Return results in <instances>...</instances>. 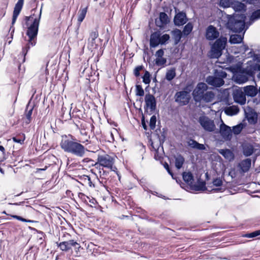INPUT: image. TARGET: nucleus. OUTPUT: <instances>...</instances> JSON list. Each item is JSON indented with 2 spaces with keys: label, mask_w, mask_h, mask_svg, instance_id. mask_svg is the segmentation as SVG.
I'll return each mask as SVG.
<instances>
[{
  "label": "nucleus",
  "mask_w": 260,
  "mask_h": 260,
  "mask_svg": "<svg viewBox=\"0 0 260 260\" xmlns=\"http://www.w3.org/2000/svg\"><path fill=\"white\" fill-rule=\"evenodd\" d=\"M227 74L225 72L220 70H215L214 76H209L206 79L207 83L215 87H220L224 83L223 79L226 78Z\"/></svg>",
  "instance_id": "20e7f679"
},
{
  "label": "nucleus",
  "mask_w": 260,
  "mask_h": 260,
  "mask_svg": "<svg viewBox=\"0 0 260 260\" xmlns=\"http://www.w3.org/2000/svg\"><path fill=\"white\" fill-rule=\"evenodd\" d=\"M57 245L61 250L65 251H69L72 247L74 248L75 250H79L80 248L79 244L73 240L60 242L59 243H57Z\"/></svg>",
  "instance_id": "9d476101"
},
{
  "label": "nucleus",
  "mask_w": 260,
  "mask_h": 260,
  "mask_svg": "<svg viewBox=\"0 0 260 260\" xmlns=\"http://www.w3.org/2000/svg\"><path fill=\"white\" fill-rule=\"evenodd\" d=\"M187 21L186 15L184 12H180L177 13L174 17V22L176 25L181 26Z\"/></svg>",
  "instance_id": "dca6fc26"
},
{
  "label": "nucleus",
  "mask_w": 260,
  "mask_h": 260,
  "mask_svg": "<svg viewBox=\"0 0 260 260\" xmlns=\"http://www.w3.org/2000/svg\"><path fill=\"white\" fill-rule=\"evenodd\" d=\"M150 76V75L149 72L147 71H146L144 76L142 77L143 82L145 84H149L150 83V82L151 81Z\"/></svg>",
  "instance_id": "79ce46f5"
},
{
  "label": "nucleus",
  "mask_w": 260,
  "mask_h": 260,
  "mask_svg": "<svg viewBox=\"0 0 260 260\" xmlns=\"http://www.w3.org/2000/svg\"><path fill=\"white\" fill-rule=\"evenodd\" d=\"M172 34L173 35L175 44H178L180 41V40L183 35L181 31L178 29H176L172 31Z\"/></svg>",
  "instance_id": "bb28decb"
},
{
  "label": "nucleus",
  "mask_w": 260,
  "mask_h": 260,
  "mask_svg": "<svg viewBox=\"0 0 260 260\" xmlns=\"http://www.w3.org/2000/svg\"><path fill=\"white\" fill-rule=\"evenodd\" d=\"M175 101L180 106H184L188 104L190 99L189 91L182 90L177 91L174 96Z\"/></svg>",
  "instance_id": "6e6552de"
},
{
  "label": "nucleus",
  "mask_w": 260,
  "mask_h": 260,
  "mask_svg": "<svg viewBox=\"0 0 260 260\" xmlns=\"http://www.w3.org/2000/svg\"><path fill=\"white\" fill-rule=\"evenodd\" d=\"M136 95L142 96L144 94V90L140 85H137L136 86Z\"/></svg>",
  "instance_id": "c03bdc74"
},
{
  "label": "nucleus",
  "mask_w": 260,
  "mask_h": 260,
  "mask_svg": "<svg viewBox=\"0 0 260 260\" xmlns=\"http://www.w3.org/2000/svg\"><path fill=\"white\" fill-rule=\"evenodd\" d=\"M23 203H24L23 202H19V203H16L14 204L10 203V204L18 206V205H21L23 204Z\"/></svg>",
  "instance_id": "338daca9"
},
{
  "label": "nucleus",
  "mask_w": 260,
  "mask_h": 260,
  "mask_svg": "<svg viewBox=\"0 0 260 260\" xmlns=\"http://www.w3.org/2000/svg\"><path fill=\"white\" fill-rule=\"evenodd\" d=\"M182 177L184 181L187 183H191L193 180L192 174L190 172L183 173Z\"/></svg>",
  "instance_id": "f704fd0d"
},
{
  "label": "nucleus",
  "mask_w": 260,
  "mask_h": 260,
  "mask_svg": "<svg viewBox=\"0 0 260 260\" xmlns=\"http://www.w3.org/2000/svg\"><path fill=\"white\" fill-rule=\"evenodd\" d=\"M248 55L252 57V58H253V60L254 61H256L258 62H260V54H255L254 52H253L252 51H250L249 53H248Z\"/></svg>",
  "instance_id": "49530a36"
},
{
  "label": "nucleus",
  "mask_w": 260,
  "mask_h": 260,
  "mask_svg": "<svg viewBox=\"0 0 260 260\" xmlns=\"http://www.w3.org/2000/svg\"><path fill=\"white\" fill-rule=\"evenodd\" d=\"M250 120H252V121L254 122V123H255L256 122V119L253 118V117H251V118H249V121H250Z\"/></svg>",
  "instance_id": "774afa93"
},
{
  "label": "nucleus",
  "mask_w": 260,
  "mask_h": 260,
  "mask_svg": "<svg viewBox=\"0 0 260 260\" xmlns=\"http://www.w3.org/2000/svg\"><path fill=\"white\" fill-rule=\"evenodd\" d=\"M246 5L239 1L233 0L231 8L236 12H241L246 10Z\"/></svg>",
  "instance_id": "412c9836"
},
{
  "label": "nucleus",
  "mask_w": 260,
  "mask_h": 260,
  "mask_svg": "<svg viewBox=\"0 0 260 260\" xmlns=\"http://www.w3.org/2000/svg\"><path fill=\"white\" fill-rule=\"evenodd\" d=\"M205 188V184L204 182L201 183L200 184L199 188L198 190H203Z\"/></svg>",
  "instance_id": "e2e57ef3"
},
{
  "label": "nucleus",
  "mask_w": 260,
  "mask_h": 260,
  "mask_svg": "<svg viewBox=\"0 0 260 260\" xmlns=\"http://www.w3.org/2000/svg\"><path fill=\"white\" fill-rule=\"evenodd\" d=\"M239 112V108L237 106H231L226 108L224 110L225 113L229 116H233L237 114Z\"/></svg>",
  "instance_id": "393cba45"
},
{
  "label": "nucleus",
  "mask_w": 260,
  "mask_h": 260,
  "mask_svg": "<svg viewBox=\"0 0 260 260\" xmlns=\"http://www.w3.org/2000/svg\"><path fill=\"white\" fill-rule=\"evenodd\" d=\"M145 102L146 107L147 108H149L151 111H153L155 110L156 107V102L155 97L152 94H146Z\"/></svg>",
  "instance_id": "2eb2a0df"
},
{
  "label": "nucleus",
  "mask_w": 260,
  "mask_h": 260,
  "mask_svg": "<svg viewBox=\"0 0 260 260\" xmlns=\"http://www.w3.org/2000/svg\"><path fill=\"white\" fill-rule=\"evenodd\" d=\"M259 235H260V230L255 231L252 232L251 233H249V234H246L245 236L247 238H252L255 237Z\"/></svg>",
  "instance_id": "8fccbe9b"
},
{
  "label": "nucleus",
  "mask_w": 260,
  "mask_h": 260,
  "mask_svg": "<svg viewBox=\"0 0 260 260\" xmlns=\"http://www.w3.org/2000/svg\"><path fill=\"white\" fill-rule=\"evenodd\" d=\"M214 94L212 91H206L203 94V96L201 98V101H203L205 102L208 103L212 101L214 98Z\"/></svg>",
  "instance_id": "cd10ccee"
},
{
  "label": "nucleus",
  "mask_w": 260,
  "mask_h": 260,
  "mask_svg": "<svg viewBox=\"0 0 260 260\" xmlns=\"http://www.w3.org/2000/svg\"><path fill=\"white\" fill-rule=\"evenodd\" d=\"M260 19V9L253 11L250 17L249 22L246 23L247 26H249L254 22Z\"/></svg>",
  "instance_id": "b1692460"
},
{
  "label": "nucleus",
  "mask_w": 260,
  "mask_h": 260,
  "mask_svg": "<svg viewBox=\"0 0 260 260\" xmlns=\"http://www.w3.org/2000/svg\"><path fill=\"white\" fill-rule=\"evenodd\" d=\"M99 36V33L97 31H92L90 33L88 39V46L91 49H95L98 47L96 40Z\"/></svg>",
  "instance_id": "f3484780"
},
{
  "label": "nucleus",
  "mask_w": 260,
  "mask_h": 260,
  "mask_svg": "<svg viewBox=\"0 0 260 260\" xmlns=\"http://www.w3.org/2000/svg\"><path fill=\"white\" fill-rule=\"evenodd\" d=\"M207 85L206 83L200 82L198 84L193 91V95L196 101H201V98L207 91Z\"/></svg>",
  "instance_id": "9b49d317"
},
{
  "label": "nucleus",
  "mask_w": 260,
  "mask_h": 260,
  "mask_svg": "<svg viewBox=\"0 0 260 260\" xmlns=\"http://www.w3.org/2000/svg\"><path fill=\"white\" fill-rule=\"evenodd\" d=\"M254 151V148L252 145L246 144L243 146V153L245 156H250Z\"/></svg>",
  "instance_id": "a878e982"
},
{
  "label": "nucleus",
  "mask_w": 260,
  "mask_h": 260,
  "mask_svg": "<svg viewBox=\"0 0 260 260\" xmlns=\"http://www.w3.org/2000/svg\"><path fill=\"white\" fill-rule=\"evenodd\" d=\"M243 90L246 95L251 97L255 96L258 91L257 88L253 85H248L244 87Z\"/></svg>",
  "instance_id": "aec40b11"
},
{
  "label": "nucleus",
  "mask_w": 260,
  "mask_h": 260,
  "mask_svg": "<svg viewBox=\"0 0 260 260\" xmlns=\"http://www.w3.org/2000/svg\"><path fill=\"white\" fill-rule=\"evenodd\" d=\"M42 9V7L38 15H35L34 13L29 16H26L25 17V25L27 28L26 35L28 39L25 46L22 48L21 63H23L25 61V55L30 48L34 46L36 44L39 26L41 18Z\"/></svg>",
  "instance_id": "f257e3e1"
},
{
  "label": "nucleus",
  "mask_w": 260,
  "mask_h": 260,
  "mask_svg": "<svg viewBox=\"0 0 260 260\" xmlns=\"http://www.w3.org/2000/svg\"><path fill=\"white\" fill-rule=\"evenodd\" d=\"M83 180L85 184L88 185L89 186L91 187H94V185L92 183L91 178L89 176L87 175H84L83 177Z\"/></svg>",
  "instance_id": "a19ab883"
},
{
  "label": "nucleus",
  "mask_w": 260,
  "mask_h": 260,
  "mask_svg": "<svg viewBox=\"0 0 260 260\" xmlns=\"http://www.w3.org/2000/svg\"><path fill=\"white\" fill-rule=\"evenodd\" d=\"M213 184L215 186H220L222 184V181L220 178H217L213 180Z\"/></svg>",
  "instance_id": "3c124183"
},
{
  "label": "nucleus",
  "mask_w": 260,
  "mask_h": 260,
  "mask_svg": "<svg viewBox=\"0 0 260 260\" xmlns=\"http://www.w3.org/2000/svg\"><path fill=\"white\" fill-rule=\"evenodd\" d=\"M198 122L202 128L206 132H213L216 129L214 120L206 116H201L199 117Z\"/></svg>",
  "instance_id": "423d86ee"
},
{
  "label": "nucleus",
  "mask_w": 260,
  "mask_h": 260,
  "mask_svg": "<svg viewBox=\"0 0 260 260\" xmlns=\"http://www.w3.org/2000/svg\"><path fill=\"white\" fill-rule=\"evenodd\" d=\"M236 82L239 84H242L245 83L247 80L248 78L246 76L243 75H238L236 76Z\"/></svg>",
  "instance_id": "ea45409f"
},
{
  "label": "nucleus",
  "mask_w": 260,
  "mask_h": 260,
  "mask_svg": "<svg viewBox=\"0 0 260 260\" xmlns=\"http://www.w3.org/2000/svg\"><path fill=\"white\" fill-rule=\"evenodd\" d=\"M108 169H110L111 171L116 172V173L117 174V175L119 176L118 171H117V168L115 166H113V165H112V167L108 168Z\"/></svg>",
  "instance_id": "680f3d73"
},
{
  "label": "nucleus",
  "mask_w": 260,
  "mask_h": 260,
  "mask_svg": "<svg viewBox=\"0 0 260 260\" xmlns=\"http://www.w3.org/2000/svg\"><path fill=\"white\" fill-rule=\"evenodd\" d=\"M99 170H100L99 173H100L101 177H102L103 178H105L106 176H107V173L104 170V169L103 168L101 169L100 167Z\"/></svg>",
  "instance_id": "13d9d810"
},
{
  "label": "nucleus",
  "mask_w": 260,
  "mask_h": 260,
  "mask_svg": "<svg viewBox=\"0 0 260 260\" xmlns=\"http://www.w3.org/2000/svg\"><path fill=\"white\" fill-rule=\"evenodd\" d=\"M242 48V49H241V50L244 51V52H246L247 50H248V47L246 45H243Z\"/></svg>",
  "instance_id": "0e129e2a"
},
{
  "label": "nucleus",
  "mask_w": 260,
  "mask_h": 260,
  "mask_svg": "<svg viewBox=\"0 0 260 260\" xmlns=\"http://www.w3.org/2000/svg\"><path fill=\"white\" fill-rule=\"evenodd\" d=\"M246 16L244 14H235L231 16L227 23L228 28L234 32H242L245 28Z\"/></svg>",
  "instance_id": "7ed1b4c3"
},
{
  "label": "nucleus",
  "mask_w": 260,
  "mask_h": 260,
  "mask_svg": "<svg viewBox=\"0 0 260 260\" xmlns=\"http://www.w3.org/2000/svg\"><path fill=\"white\" fill-rule=\"evenodd\" d=\"M156 122V117L155 115H153L150 119L149 126L151 129H154L155 127Z\"/></svg>",
  "instance_id": "a18cd8bd"
},
{
  "label": "nucleus",
  "mask_w": 260,
  "mask_h": 260,
  "mask_svg": "<svg viewBox=\"0 0 260 260\" xmlns=\"http://www.w3.org/2000/svg\"><path fill=\"white\" fill-rule=\"evenodd\" d=\"M164 55V51L162 49H159L157 50L155 54L156 57H162Z\"/></svg>",
  "instance_id": "6e6d98bb"
},
{
  "label": "nucleus",
  "mask_w": 260,
  "mask_h": 260,
  "mask_svg": "<svg viewBox=\"0 0 260 260\" xmlns=\"http://www.w3.org/2000/svg\"><path fill=\"white\" fill-rule=\"evenodd\" d=\"M243 127V124L242 123H240L233 127V132L235 135H238L241 132Z\"/></svg>",
  "instance_id": "e433bc0d"
},
{
  "label": "nucleus",
  "mask_w": 260,
  "mask_h": 260,
  "mask_svg": "<svg viewBox=\"0 0 260 260\" xmlns=\"http://www.w3.org/2000/svg\"><path fill=\"white\" fill-rule=\"evenodd\" d=\"M159 19L162 24H166L169 22L168 16L165 12L160 13Z\"/></svg>",
  "instance_id": "58836bf2"
},
{
  "label": "nucleus",
  "mask_w": 260,
  "mask_h": 260,
  "mask_svg": "<svg viewBox=\"0 0 260 260\" xmlns=\"http://www.w3.org/2000/svg\"><path fill=\"white\" fill-rule=\"evenodd\" d=\"M25 137L24 134L19 135L17 137L12 138L14 142L22 144L25 140Z\"/></svg>",
  "instance_id": "4c0bfd02"
},
{
  "label": "nucleus",
  "mask_w": 260,
  "mask_h": 260,
  "mask_svg": "<svg viewBox=\"0 0 260 260\" xmlns=\"http://www.w3.org/2000/svg\"><path fill=\"white\" fill-rule=\"evenodd\" d=\"M83 162H91V166H94V164H93V160L91 159H89L88 158H84L83 160Z\"/></svg>",
  "instance_id": "bf43d9fd"
},
{
  "label": "nucleus",
  "mask_w": 260,
  "mask_h": 260,
  "mask_svg": "<svg viewBox=\"0 0 260 260\" xmlns=\"http://www.w3.org/2000/svg\"><path fill=\"white\" fill-rule=\"evenodd\" d=\"M166 58H164L163 56L160 57H156L155 63L157 66H163L166 63Z\"/></svg>",
  "instance_id": "37998d69"
},
{
  "label": "nucleus",
  "mask_w": 260,
  "mask_h": 260,
  "mask_svg": "<svg viewBox=\"0 0 260 260\" xmlns=\"http://www.w3.org/2000/svg\"><path fill=\"white\" fill-rule=\"evenodd\" d=\"M175 167L180 169L183 166L184 162V157L180 154L178 155L175 157Z\"/></svg>",
  "instance_id": "c756f323"
},
{
  "label": "nucleus",
  "mask_w": 260,
  "mask_h": 260,
  "mask_svg": "<svg viewBox=\"0 0 260 260\" xmlns=\"http://www.w3.org/2000/svg\"><path fill=\"white\" fill-rule=\"evenodd\" d=\"M60 146L64 152L78 157H83L86 151L84 146L77 142L72 136H62Z\"/></svg>",
  "instance_id": "f03ea898"
},
{
  "label": "nucleus",
  "mask_w": 260,
  "mask_h": 260,
  "mask_svg": "<svg viewBox=\"0 0 260 260\" xmlns=\"http://www.w3.org/2000/svg\"><path fill=\"white\" fill-rule=\"evenodd\" d=\"M97 160L94 166H102L107 168L111 167L114 163V158L108 154L99 155Z\"/></svg>",
  "instance_id": "0eeeda50"
},
{
  "label": "nucleus",
  "mask_w": 260,
  "mask_h": 260,
  "mask_svg": "<svg viewBox=\"0 0 260 260\" xmlns=\"http://www.w3.org/2000/svg\"><path fill=\"white\" fill-rule=\"evenodd\" d=\"M244 38V35H232L230 38V42L231 44H238L242 42Z\"/></svg>",
  "instance_id": "c85d7f7f"
},
{
  "label": "nucleus",
  "mask_w": 260,
  "mask_h": 260,
  "mask_svg": "<svg viewBox=\"0 0 260 260\" xmlns=\"http://www.w3.org/2000/svg\"><path fill=\"white\" fill-rule=\"evenodd\" d=\"M11 216L15 219H16L18 220L23 221V222H30L31 221L29 220H27L25 218H23V217L18 216V215H11Z\"/></svg>",
  "instance_id": "5fc2aeb1"
},
{
  "label": "nucleus",
  "mask_w": 260,
  "mask_h": 260,
  "mask_svg": "<svg viewBox=\"0 0 260 260\" xmlns=\"http://www.w3.org/2000/svg\"><path fill=\"white\" fill-rule=\"evenodd\" d=\"M220 134L225 140H230L232 136L231 127L225 124L223 121L220 125Z\"/></svg>",
  "instance_id": "ddd939ff"
},
{
  "label": "nucleus",
  "mask_w": 260,
  "mask_h": 260,
  "mask_svg": "<svg viewBox=\"0 0 260 260\" xmlns=\"http://www.w3.org/2000/svg\"><path fill=\"white\" fill-rule=\"evenodd\" d=\"M141 122H142V125L143 127L144 128V129L146 130L147 129V125L146 124V123L145 121V118L144 116H143L142 118Z\"/></svg>",
  "instance_id": "052dcab7"
},
{
  "label": "nucleus",
  "mask_w": 260,
  "mask_h": 260,
  "mask_svg": "<svg viewBox=\"0 0 260 260\" xmlns=\"http://www.w3.org/2000/svg\"><path fill=\"white\" fill-rule=\"evenodd\" d=\"M0 151H1L0 156V162H2L6 159L5 149L4 147L2 145H0Z\"/></svg>",
  "instance_id": "09e8293b"
},
{
  "label": "nucleus",
  "mask_w": 260,
  "mask_h": 260,
  "mask_svg": "<svg viewBox=\"0 0 260 260\" xmlns=\"http://www.w3.org/2000/svg\"><path fill=\"white\" fill-rule=\"evenodd\" d=\"M87 8H84L82 9H80L78 12V21L79 23H81L85 17L87 13Z\"/></svg>",
  "instance_id": "72a5a7b5"
},
{
  "label": "nucleus",
  "mask_w": 260,
  "mask_h": 260,
  "mask_svg": "<svg viewBox=\"0 0 260 260\" xmlns=\"http://www.w3.org/2000/svg\"><path fill=\"white\" fill-rule=\"evenodd\" d=\"M192 29H193L192 24L191 22H188L187 24H186L184 26L182 33L183 36H187L192 31Z\"/></svg>",
  "instance_id": "2f4dec72"
},
{
  "label": "nucleus",
  "mask_w": 260,
  "mask_h": 260,
  "mask_svg": "<svg viewBox=\"0 0 260 260\" xmlns=\"http://www.w3.org/2000/svg\"><path fill=\"white\" fill-rule=\"evenodd\" d=\"M176 76V70L175 68H172L167 71L166 74V79L169 81L172 80Z\"/></svg>",
  "instance_id": "473e14b6"
},
{
  "label": "nucleus",
  "mask_w": 260,
  "mask_h": 260,
  "mask_svg": "<svg viewBox=\"0 0 260 260\" xmlns=\"http://www.w3.org/2000/svg\"><path fill=\"white\" fill-rule=\"evenodd\" d=\"M143 68V67L142 66H139L137 67L134 71V74L136 77H139L140 75V72L141 71Z\"/></svg>",
  "instance_id": "864d4df0"
},
{
  "label": "nucleus",
  "mask_w": 260,
  "mask_h": 260,
  "mask_svg": "<svg viewBox=\"0 0 260 260\" xmlns=\"http://www.w3.org/2000/svg\"><path fill=\"white\" fill-rule=\"evenodd\" d=\"M226 42V38L223 37H221L215 41L211 48L213 57L218 58L221 55L222 51L225 48Z\"/></svg>",
  "instance_id": "39448f33"
},
{
  "label": "nucleus",
  "mask_w": 260,
  "mask_h": 260,
  "mask_svg": "<svg viewBox=\"0 0 260 260\" xmlns=\"http://www.w3.org/2000/svg\"><path fill=\"white\" fill-rule=\"evenodd\" d=\"M233 99L235 102L241 105H244L246 103V94L241 89H236L233 93Z\"/></svg>",
  "instance_id": "f8f14e48"
},
{
  "label": "nucleus",
  "mask_w": 260,
  "mask_h": 260,
  "mask_svg": "<svg viewBox=\"0 0 260 260\" xmlns=\"http://www.w3.org/2000/svg\"><path fill=\"white\" fill-rule=\"evenodd\" d=\"M160 33L155 32L151 34L150 39V48H155L157 47L160 43Z\"/></svg>",
  "instance_id": "a211bd4d"
},
{
  "label": "nucleus",
  "mask_w": 260,
  "mask_h": 260,
  "mask_svg": "<svg viewBox=\"0 0 260 260\" xmlns=\"http://www.w3.org/2000/svg\"><path fill=\"white\" fill-rule=\"evenodd\" d=\"M219 32L216 28L213 25L209 26L206 31V38L207 40L212 41L218 38Z\"/></svg>",
  "instance_id": "4468645a"
},
{
  "label": "nucleus",
  "mask_w": 260,
  "mask_h": 260,
  "mask_svg": "<svg viewBox=\"0 0 260 260\" xmlns=\"http://www.w3.org/2000/svg\"><path fill=\"white\" fill-rule=\"evenodd\" d=\"M233 0H220L219 5L223 8L231 7Z\"/></svg>",
  "instance_id": "c9c22d12"
},
{
  "label": "nucleus",
  "mask_w": 260,
  "mask_h": 260,
  "mask_svg": "<svg viewBox=\"0 0 260 260\" xmlns=\"http://www.w3.org/2000/svg\"><path fill=\"white\" fill-rule=\"evenodd\" d=\"M23 3L24 0H18L15 6L12 20V26L10 28V31H11V35L12 37L13 36V34L14 33L15 30L13 25L15 24L16 19L21 11Z\"/></svg>",
  "instance_id": "1a4fd4ad"
},
{
  "label": "nucleus",
  "mask_w": 260,
  "mask_h": 260,
  "mask_svg": "<svg viewBox=\"0 0 260 260\" xmlns=\"http://www.w3.org/2000/svg\"><path fill=\"white\" fill-rule=\"evenodd\" d=\"M79 197L83 201H84L85 203H88V200H89L90 198L88 197V196L85 195L84 193H79Z\"/></svg>",
  "instance_id": "603ef678"
},
{
  "label": "nucleus",
  "mask_w": 260,
  "mask_h": 260,
  "mask_svg": "<svg viewBox=\"0 0 260 260\" xmlns=\"http://www.w3.org/2000/svg\"><path fill=\"white\" fill-rule=\"evenodd\" d=\"M251 165V160L250 158H246L243 160L239 164L241 170L243 172H247L249 171Z\"/></svg>",
  "instance_id": "5701e85b"
},
{
  "label": "nucleus",
  "mask_w": 260,
  "mask_h": 260,
  "mask_svg": "<svg viewBox=\"0 0 260 260\" xmlns=\"http://www.w3.org/2000/svg\"><path fill=\"white\" fill-rule=\"evenodd\" d=\"M219 153L229 161H232L234 159V154L230 149H220Z\"/></svg>",
  "instance_id": "4be33fe9"
},
{
  "label": "nucleus",
  "mask_w": 260,
  "mask_h": 260,
  "mask_svg": "<svg viewBox=\"0 0 260 260\" xmlns=\"http://www.w3.org/2000/svg\"><path fill=\"white\" fill-rule=\"evenodd\" d=\"M170 36L168 34H165L161 36L160 35V44H165L170 39Z\"/></svg>",
  "instance_id": "de8ad7c7"
},
{
  "label": "nucleus",
  "mask_w": 260,
  "mask_h": 260,
  "mask_svg": "<svg viewBox=\"0 0 260 260\" xmlns=\"http://www.w3.org/2000/svg\"><path fill=\"white\" fill-rule=\"evenodd\" d=\"M164 166L165 168L167 170L168 173L170 175H171L172 176V178L174 179V178L173 177V174L172 172V171H171L168 164L167 162H165Z\"/></svg>",
  "instance_id": "4d7b16f0"
},
{
  "label": "nucleus",
  "mask_w": 260,
  "mask_h": 260,
  "mask_svg": "<svg viewBox=\"0 0 260 260\" xmlns=\"http://www.w3.org/2000/svg\"><path fill=\"white\" fill-rule=\"evenodd\" d=\"M187 145L190 148L199 150H204L206 147L204 144L199 143L198 142L192 139H189L187 141Z\"/></svg>",
  "instance_id": "6ab92c4d"
},
{
  "label": "nucleus",
  "mask_w": 260,
  "mask_h": 260,
  "mask_svg": "<svg viewBox=\"0 0 260 260\" xmlns=\"http://www.w3.org/2000/svg\"><path fill=\"white\" fill-rule=\"evenodd\" d=\"M33 107H30L29 109L28 106H27L25 110V122L28 124L31 121V115L32 113Z\"/></svg>",
  "instance_id": "7c9ffc66"
},
{
  "label": "nucleus",
  "mask_w": 260,
  "mask_h": 260,
  "mask_svg": "<svg viewBox=\"0 0 260 260\" xmlns=\"http://www.w3.org/2000/svg\"><path fill=\"white\" fill-rule=\"evenodd\" d=\"M88 202H90L92 204L94 205L95 204L96 201H95V199H94L93 198H92V199L90 198L89 200H88Z\"/></svg>",
  "instance_id": "69168bd1"
}]
</instances>
